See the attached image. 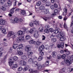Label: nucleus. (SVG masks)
Wrapping results in <instances>:
<instances>
[{"mask_svg": "<svg viewBox=\"0 0 73 73\" xmlns=\"http://www.w3.org/2000/svg\"><path fill=\"white\" fill-rule=\"evenodd\" d=\"M34 63L35 64H34V63L33 64V67H36V66H37V69H40L41 68V67L43 68L45 66V64H43L42 65L40 64H38V63L37 61H35Z\"/></svg>", "mask_w": 73, "mask_h": 73, "instance_id": "nucleus-1", "label": "nucleus"}, {"mask_svg": "<svg viewBox=\"0 0 73 73\" xmlns=\"http://www.w3.org/2000/svg\"><path fill=\"white\" fill-rule=\"evenodd\" d=\"M65 34L62 32H61L60 34H58L56 36L58 38H60V40L61 41H64L65 40V37H64Z\"/></svg>", "mask_w": 73, "mask_h": 73, "instance_id": "nucleus-2", "label": "nucleus"}, {"mask_svg": "<svg viewBox=\"0 0 73 73\" xmlns=\"http://www.w3.org/2000/svg\"><path fill=\"white\" fill-rule=\"evenodd\" d=\"M71 61L70 59H65L64 60V62L66 64V65L69 66L71 64Z\"/></svg>", "mask_w": 73, "mask_h": 73, "instance_id": "nucleus-3", "label": "nucleus"}, {"mask_svg": "<svg viewBox=\"0 0 73 73\" xmlns=\"http://www.w3.org/2000/svg\"><path fill=\"white\" fill-rule=\"evenodd\" d=\"M31 46L30 45H28V56H31L32 54H33V52L31 50Z\"/></svg>", "mask_w": 73, "mask_h": 73, "instance_id": "nucleus-4", "label": "nucleus"}, {"mask_svg": "<svg viewBox=\"0 0 73 73\" xmlns=\"http://www.w3.org/2000/svg\"><path fill=\"white\" fill-rule=\"evenodd\" d=\"M19 64L20 65L25 66V65H26V62L23 60H21L19 62Z\"/></svg>", "mask_w": 73, "mask_h": 73, "instance_id": "nucleus-5", "label": "nucleus"}, {"mask_svg": "<svg viewBox=\"0 0 73 73\" xmlns=\"http://www.w3.org/2000/svg\"><path fill=\"white\" fill-rule=\"evenodd\" d=\"M40 10H42V12H43V11H44V9H45V7L43 6H41L39 8H37L36 9V11H38V9Z\"/></svg>", "mask_w": 73, "mask_h": 73, "instance_id": "nucleus-6", "label": "nucleus"}, {"mask_svg": "<svg viewBox=\"0 0 73 73\" xmlns=\"http://www.w3.org/2000/svg\"><path fill=\"white\" fill-rule=\"evenodd\" d=\"M61 30H60V29H57V30H54V31H53V32L54 33V34H57V33H58V32H59V33H61V32H61Z\"/></svg>", "mask_w": 73, "mask_h": 73, "instance_id": "nucleus-7", "label": "nucleus"}, {"mask_svg": "<svg viewBox=\"0 0 73 73\" xmlns=\"http://www.w3.org/2000/svg\"><path fill=\"white\" fill-rule=\"evenodd\" d=\"M38 36H39V34H38V31H36L34 33V36L36 38L38 37Z\"/></svg>", "mask_w": 73, "mask_h": 73, "instance_id": "nucleus-8", "label": "nucleus"}, {"mask_svg": "<svg viewBox=\"0 0 73 73\" xmlns=\"http://www.w3.org/2000/svg\"><path fill=\"white\" fill-rule=\"evenodd\" d=\"M17 33L19 35H21V36H23V35H24L25 33L24 32H23V31L20 30Z\"/></svg>", "mask_w": 73, "mask_h": 73, "instance_id": "nucleus-9", "label": "nucleus"}, {"mask_svg": "<svg viewBox=\"0 0 73 73\" xmlns=\"http://www.w3.org/2000/svg\"><path fill=\"white\" fill-rule=\"evenodd\" d=\"M13 61H12V60L10 58L9 59V63L10 66H12V65L13 64Z\"/></svg>", "mask_w": 73, "mask_h": 73, "instance_id": "nucleus-10", "label": "nucleus"}, {"mask_svg": "<svg viewBox=\"0 0 73 73\" xmlns=\"http://www.w3.org/2000/svg\"><path fill=\"white\" fill-rule=\"evenodd\" d=\"M42 12H43L44 15H46L49 12V9H46L43 10Z\"/></svg>", "mask_w": 73, "mask_h": 73, "instance_id": "nucleus-11", "label": "nucleus"}, {"mask_svg": "<svg viewBox=\"0 0 73 73\" xmlns=\"http://www.w3.org/2000/svg\"><path fill=\"white\" fill-rule=\"evenodd\" d=\"M6 23V21H4L3 19H1L0 20V24L1 25H4Z\"/></svg>", "mask_w": 73, "mask_h": 73, "instance_id": "nucleus-12", "label": "nucleus"}, {"mask_svg": "<svg viewBox=\"0 0 73 73\" xmlns=\"http://www.w3.org/2000/svg\"><path fill=\"white\" fill-rule=\"evenodd\" d=\"M30 64H31V63H33V64H32V66H33V64H35L34 62H33V59L32 58H30L28 60Z\"/></svg>", "mask_w": 73, "mask_h": 73, "instance_id": "nucleus-13", "label": "nucleus"}, {"mask_svg": "<svg viewBox=\"0 0 73 73\" xmlns=\"http://www.w3.org/2000/svg\"><path fill=\"white\" fill-rule=\"evenodd\" d=\"M52 57L53 58H55L57 56V52H53L52 54Z\"/></svg>", "mask_w": 73, "mask_h": 73, "instance_id": "nucleus-14", "label": "nucleus"}, {"mask_svg": "<svg viewBox=\"0 0 73 73\" xmlns=\"http://www.w3.org/2000/svg\"><path fill=\"white\" fill-rule=\"evenodd\" d=\"M14 32L12 31L9 32L8 35H7L8 37L9 38L11 37L12 35H13V34H14Z\"/></svg>", "mask_w": 73, "mask_h": 73, "instance_id": "nucleus-15", "label": "nucleus"}, {"mask_svg": "<svg viewBox=\"0 0 73 73\" xmlns=\"http://www.w3.org/2000/svg\"><path fill=\"white\" fill-rule=\"evenodd\" d=\"M18 41H22L24 40V37H19L17 40Z\"/></svg>", "mask_w": 73, "mask_h": 73, "instance_id": "nucleus-16", "label": "nucleus"}, {"mask_svg": "<svg viewBox=\"0 0 73 73\" xmlns=\"http://www.w3.org/2000/svg\"><path fill=\"white\" fill-rule=\"evenodd\" d=\"M42 17L43 19V20L45 21H47V20H48V19H49V20H50V17L48 18L46 16Z\"/></svg>", "mask_w": 73, "mask_h": 73, "instance_id": "nucleus-17", "label": "nucleus"}, {"mask_svg": "<svg viewBox=\"0 0 73 73\" xmlns=\"http://www.w3.org/2000/svg\"><path fill=\"white\" fill-rule=\"evenodd\" d=\"M19 20L17 18H15L14 19V21L15 23H19Z\"/></svg>", "mask_w": 73, "mask_h": 73, "instance_id": "nucleus-18", "label": "nucleus"}, {"mask_svg": "<svg viewBox=\"0 0 73 73\" xmlns=\"http://www.w3.org/2000/svg\"><path fill=\"white\" fill-rule=\"evenodd\" d=\"M64 16H66L67 14V9H64V12L63 13Z\"/></svg>", "mask_w": 73, "mask_h": 73, "instance_id": "nucleus-19", "label": "nucleus"}, {"mask_svg": "<svg viewBox=\"0 0 73 73\" xmlns=\"http://www.w3.org/2000/svg\"><path fill=\"white\" fill-rule=\"evenodd\" d=\"M53 45V44H52V43L51 44V46H49L48 45H46L45 46V48H46V49H49V48L50 47V48H52V46Z\"/></svg>", "mask_w": 73, "mask_h": 73, "instance_id": "nucleus-20", "label": "nucleus"}, {"mask_svg": "<svg viewBox=\"0 0 73 73\" xmlns=\"http://www.w3.org/2000/svg\"><path fill=\"white\" fill-rule=\"evenodd\" d=\"M28 42L30 44H35V41H34L33 40H32L29 41Z\"/></svg>", "mask_w": 73, "mask_h": 73, "instance_id": "nucleus-21", "label": "nucleus"}, {"mask_svg": "<svg viewBox=\"0 0 73 73\" xmlns=\"http://www.w3.org/2000/svg\"><path fill=\"white\" fill-rule=\"evenodd\" d=\"M17 46H18V45L17 44H15V42H14L13 46V49H16V48H17Z\"/></svg>", "mask_w": 73, "mask_h": 73, "instance_id": "nucleus-22", "label": "nucleus"}, {"mask_svg": "<svg viewBox=\"0 0 73 73\" xmlns=\"http://www.w3.org/2000/svg\"><path fill=\"white\" fill-rule=\"evenodd\" d=\"M16 35H17V33H14V34H12V37L13 38H15L16 37Z\"/></svg>", "mask_w": 73, "mask_h": 73, "instance_id": "nucleus-23", "label": "nucleus"}, {"mask_svg": "<svg viewBox=\"0 0 73 73\" xmlns=\"http://www.w3.org/2000/svg\"><path fill=\"white\" fill-rule=\"evenodd\" d=\"M7 4L9 6H11V5H12V1H9L7 2Z\"/></svg>", "mask_w": 73, "mask_h": 73, "instance_id": "nucleus-24", "label": "nucleus"}, {"mask_svg": "<svg viewBox=\"0 0 73 73\" xmlns=\"http://www.w3.org/2000/svg\"><path fill=\"white\" fill-rule=\"evenodd\" d=\"M33 22L35 24V25H38L39 24V23H38V21H33Z\"/></svg>", "mask_w": 73, "mask_h": 73, "instance_id": "nucleus-25", "label": "nucleus"}, {"mask_svg": "<svg viewBox=\"0 0 73 73\" xmlns=\"http://www.w3.org/2000/svg\"><path fill=\"white\" fill-rule=\"evenodd\" d=\"M64 28L67 30V31H68V28L67 27V25H66V24L65 23H64Z\"/></svg>", "mask_w": 73, "mask_h": 73, "instance_id": "nucleus-26", "label": "nucleus"}, {"mask_svg": "<svg viewBox=\"0 0 73 73\" xmlns=\"http://www.w3.org/2000/svg\"><path fill=\"white\" fill-rule=\"evenodd\" d=\"M51 4V3L50 2H47L46 3V5L47 7L48 6H49V5H50Z\"/></svg>", "mask_w": 73, "mask_h": 73, "instance_id": "nucleus-27", "label": "nucleus"}, {"mask_svg": "<svg viewBox=\"0 0 73 73\" xmlns=\"http://www.w3.org/2000/svg\"><path fill=\"white\" fill-rule=\"evenodd\" d=\"M18 46L20 49H23V44H20Z\"/></svg>", "mask_w": 73, "mask_h": 73, "instance_id": "nucleus-28", "label": "nucleus"}, {"mask_svg": "<svg viewBox=\"0 0 73 73\" xmlns=\"http://www.w3.org/2000/svg\"><path fill=\"white\" fill-rule=\"evenodd\" d=\"M16 9V7L12 8V9L10 10V13L12 14L13 13H14V11H13V10H14V9Z\"/></svg>", "mask_w": 73, "mask_h": 73, "instance_id": "nucleus-29", "label": "nucleus"}, {"mask_svg": "<svg viewBox=\"0 0 73 73\" xmlns=\"http://www.w3.org/2000/svg\"><path fill=\"white\" fill-rule=\"evenodd\" d=\"M42 59H43V57L42 56H40L38 59V61H41Z\"/></svg>", "mask_w": 73, "mask_h": 73, "instance_id": "nucleus-30", "label": "nucleus"}, {"mask_svg": "<svg viewBox=\"0 0 73 73\" xmlns=\"http://www.w3.org/2000/svg\"><path fill=\"white\" fill-rule=\"evenodd\" d=\"M35 41V44H36V45H40L41 43V42L38 41Z\"/></svg>", "mask_w": 73, "mask_h": 73, "instance_id": "nucleus-31", "label": "nucleus"}, {"mask_svg": "<svg viewBox=\"0 0 73 73\" xmlns=\"http://www.w3.org/2000/svg\"><path fill=\"white\" fill-rule=\"evenodd\" d=\"M65 52H66L67 55H69L70 54V52L68 51V50L67 49H66L64 50Z\"/></svg>", "mask_w": 73, "mask_h": 73, "instance_id": "nucleus-32", "label": "nucleus"}, {"mask_svg": "<svg viewBox=\"0 0 73 73\" xmlns=\"http://www.w3.org/2000/svg\"><path fill=\"white\" fill-rule=\"evenodd\" d=\"M41 2L40 1H38L36 3V5L37 6H40V5H41Z\"/></svg>", "mask_w": 73, "mask_h": 73, "instance_id": "nucleus-33", "label": "nucleus"}, {"mask_svg": "<svg viewBox=\"0 0 73 73\" xmlns=\"http://www.w3.org/2000/svg\"><path fill=\"white\" fill-rule=\"evenodd\" d=\"M43 27H40L38 29V31L40 32H42V30H43Z\"/></svg>", "mask_w": 73, "mask_h": 73, "instance_id": "nucleus-34", "label": "nucleus"}, {"mask_svg": "<svg viewBox=\"0 0 73 73\" xmlns=\"http://www.w3.org/2000/svg\"><path fill=\"white\" fill-rule=\"evenodd\" d=\"M5 1H6V0H1L0 3L1 4H4Z\"/></svg>", "mask_w": 73, "mask_h": 73, "instance_id": "nucleus-35", "label": "nucleus"}, {"mask_svg": "<svg viewBox=\"0 0 73 73\" xmlns=\"http://www.w3.org/2000/svg\"><path fill=\"white\" fill-rule=\"evenodd\" d=\"M54 13H55L56 14L58 13V12H59V11H58V10L56 9L54 10Z\"/></svg>", "mask_w": 73, "mask_h": 73, "instance_id": "nucleus-36", "label": "nucleus"}, {"mask_svg": "<svg viewBox=\"0 0 73 73\" xmlns=\"http://www.w3.org/2000/svg\"><path fill=\"white\" fill-rule=\"evenodd\" d=\"M23 72H25L27 70H28V67L26 66L24 68L23 70Z\"/></svg>", "mask_w": 73, "mask_h": 73, "instance_id": "nucleus-37", "label": "nucleus"}, {"mask_svg": "<svg viewBox=\"0 0 73 73\" xmlns=\"http://www.w3.org/2000/svg\"><path fill=\"white\" fill-rule=\"evenodd\" d=\"M55 36V34L53 33L51 35L50 37L51 38H53Z\"/></svg>", "mask_w": 73, "mask_h": 73, "instance_id": "nucleus-38", "label": "nucleus"}, {"mask_svg": "<svg viewBox=\"0 0 73 73\" xmlns=\"http://www.w3.org/2000/svg\"><path fill=\"white\" fill-rule=\"evenodd\" d=\"M61 57L62 59H64L66 57V55L65 54H63L62 55Z\"/></svg>", "mask_w": 73, "mask_h": 73, "instance_id": "nucleus-39", "label": "nucleus"}, {"mask_svg": "<svg viewBox=\"0 0 73 73\" xmlns=\"http://www.w3.org/2000/svg\"><path fill=\"white\" fill-rule=\"evenodd\" d=\"M21 13L22 15H25V11L24 10H22L21 11Z\"/></svg>", "mask_w": 73, "mask_h": 73, "instance_id": "nucleus-40", "label": "nucleus"}, {"mask_svg": "<svg viewBox=\"0 0 73 73\" xmlns=\"http://www.w3.org/2000/svg\"><path fill=\"white\" fill-rule=\"evenodd\" d=\"M18 59V58H17L16 56H15L13 58V60L14 61H16V60H17Z\"/></svg>", "mask_w": 73, "mask_h": 73, "instance_id": "nucleus-41", "label": "nucleus"}, {"mask_svg": "<svg viewBox=\"0 0 73 73\" xmlns=\"http://www.w3.org/2000/svg\"><path fill=\"white\" fill-rule=\"evenodd\" d=\"M23 70V68L21 67H20L18 68V70L19 72H20V71H21Z\"/></svg>", "mask_w": 73, "mask_h": 73, "instance_id": "nucleus-42", "label": "nucleus"}, {"mask_svg": "<svg viewBox=\"0 0 73 73\" xmlns=\"http://www.w3.org/2000/svg\"><path fill=\"white\" fill-rule=\"evenodd\" d=\"M64 42H62L60 44V46L62 48H64Z\"/></svg>", "mask_w": 73, "mask_h": 73, "instance_id": "nucleus-43", "label": "nucleus"}, {"mask_svg": "<svg viewBox=\"0 0 73 73\" xmlns=\"http://www.w3.org/2000/svg\"><path fill=\"white\" fill-rule=\"evenodd\" d=\"M28 32H29L31 34H32V33H33V29H31L30 31H28Z\"/></svg>", "mask_w": 73, "mask_h": 73, "instance_id": "nucleus-44", "label": "nucleus"}, {"mask_svg": "<svg viewBox=\"0 0 73 73\" xmlns=\"http://www.w3.org/2000/svg\"><path fill=\"white\" fill-rule=\"evenodd\" d=\"M52 41L53 42H56V41H57V40L55 38H54L53 39H52Z\"/></svg>", "mask_w": 73, "mask_h": 73, "instance_id": "nucleus-45", "label": "nucleus"}, {"mask_svg": "<svg viewBox=\"0 0 73 73\" xmlns=\"http://www.w3.org/2000/svg\"><path fill=\"white\" fill-rule=\"evenodd\" d=\"M70 60L71 62H73V55L71 56L70 57Z\"/></svg>", "mask_w": 73, "mask_h": 73, "instance_id": "nucleus-46", "label": "nucleus"}, {"mask_svg": "<svg viewBox=\"0 0 73 73\" xmlns=\"http://www.w3.org/2000/svg\"><path fill=\"white\" fill-rule=\"evenodd\" d=\"M6 32V30H5V29H4L2 30V32L3 33H4V34Z\"/></svg>", "mask_w": 73, "mask_h": 73, "instance_id": "nucleus-47", "label": "nucleus"}, {"mask_svg": "<svg viewBox=\"0 0 73 73\" xmlns=\"http://www.w3.org/2000/svg\"><path fill=\"white\" fill-rule=\"evenodd\" d=\"M21 58H23V59H26L27 58V56L25 55H23L21 56Z\"/></svg>", "mask_w": 73, "mask_h": 73, "instance_id": "nucleus-48", "label": "nucleus"}, {"mask_svg": "<svg viewBox=\"0 0 73 73\" xmlns=\"http://www.w3.org/2000/svg\"><path fill=\"white\" fill-rule=\"evenodd\" d=\"M68 2L70 3V4H73V0H67Z\"/></svg>", "mask_w": 73, "mask_h": 73, "instance_id": "nucleus-49", "label": "nucleus"}, {"mask_svg": "<svg viewBox=\"0 0 73 73\" xmlns=\"http://www.w3.org/2000/svg\"><path fill=\"white\" fill-rule=\"evenodd\" d=\"M56 14L54 13H52L51 15V17H54V16H55Z\"/></svg>", "mask_w": 73, "mask_h": 73, "instance_id": "nucleus-50", "label": "nucleus"}, {"mask_svg": "<svg viewBox=\"0 0 73 73\" xmlns=\"http://www.w3.org/2000/svg\"><path fill=\"white\" fill-rule=\"evenodd\" d=\"M61 57V55L58 54L57 56V58H58V59H60Z\"/></svg>", "mask_w": 73, "mask_h": 73, "instance_id": "nucleus-51", "label": "nucleus"}, {"mask_svg": "<svg viewBox=\"0 0 73 73\" xmlns=\"http://www.w3.org/2000/svg\"><path fill=\"white\" fill-rule=\"evenodd\" d=\"M39 54L40 56H43L44 55V52L41 51L39 53Z\"/></svg>", "mask_w": 73, "mask_h": 73, "instance_id": "nucleus-52", "label": "nucleus"}, {"mask_svg": "<svg viewBox=\"0 0 73 73\" xmlns=\"http://www.w3.org/2000/svg\"><path fill=\"white\" fill-rule=\"evenodd\" d=\"M29 72L30 73H33L34 71H33V69H30L29 70Z\"/></svg>", "mask_w": 73, "mask_h": 73, "instance_id": "nucleus-53", "label": "nucleus"}, {"mask_svg": "<svg viewBox=\"0 0 73 73\" xmlns=\"http://www.w3.org/2000/svg\"><path fill=\"white\" fill-rule=\"evenodd\" d=\"M50 8L51 9L53 10L54 9V6L53 5H51L50 6Z\"/></svg>", "mask_w": 73, "mask_h": 73, "instance_id": "nucleus-54", "label": "nucleus"}, {"mask_svg": "<svg viewBox=\"0 0 73 73\" xmlns=\"http://www.w3.org/2000/svg\"><path fill=\"white\" fill-rule=\"evenodd\" d=\"M25 50L26 52H27L28 51V46H25Z\"/></svg>", "mask_w": 73, "mask_h": 73, "instance_id": "nucleus-55", "label": "nucleus"}, {"mask_svg": "<svg viewBox=\"0 0 73 73\" xmlns=\"http://www.w3.org/2000/svg\"><path fill=\"white\" fill-rule=\"evenodd\" d=\"M18 54H19V55H22L23 53L21 51H18Z\"/></svg>", "mask_w": 73, "mask_h": 73, "instance_id": "nucleus-56", "label": "nucleus"}, {"mask_svg": "<svg viewBox=\"0 0 73 73\" xmlns=\"http://www.w3.org/2000/svg\"><path fill=\"white\" fill-rule=\"evenodd\" d=\"M17 66H18L16 64H14V65H13V68H17Z\"/></svg>", "mask_w": 73, "mask_h": 73, "instance_id": "nucleus-57", "label": "nucleus"}, {"mask_svg": "<svg viewBox=\"0 0 73 73\" xmlns=\"http://www.w3.org/2000/svg\"><path fill=\"white\" fill-rule=\"evenodd\" d=\"M1 9L3 11H5V8L3 6H2V7L1 8Z\"/></svg>", "mask_w": 73, "mask_h": 73, "instance_id": "nucleus-58", "label": "nucleus"}, {"mask_svg": "<svg viewBox=\"0 0 73 73\" xmlns=\"http://www.w3.org/2000/svg\"><path fill=\"white\" fill-rule=\"evenodd\" d=\"M54 6L55 8H57L58 7V5L56 3H55L54 4Z\"/></svg>", "mask_w": 73, "mask_h": 73, "instance_id": "nucleus-59", "label": "nucleus"}, {"mask_svg": "<svg viewBox=\"0 0 73 73\" xmlns=\"http://www.w3.org/2000/svg\"><path fill=\"white\" fill-rule=\"evenodd\" d=\"M49 31L50 32H53V29L52 28H51L49 29Z\"/></svg>", "mask_w": 73, "mask_h": 73, "instance_id": "nucleus-60", "label": "nucleus"}, {"mask_svg": "<svg viewBox=\"0 0 73 73\" xmlns=\"http://www.w3.org/2000/svg\"><path fill=\"white\" fill-rule=\"evenodd\" d=\"M49 26L48 25H46L45 26V28H46V29H48V28H49Z\"/></svg>", "mask_w": 73, "mask_h": 73, "instance_id": "nucleus-61", "label": "nucleus"}, {"mask_svg": "<svg viewBox=\"0 0 73 73\" xmlns=\"http://www.w3.org/2000/svg\"><path fill=\"white\" fill-rule=\"evenodd\" d=\"M44 32L46 33H49V30L47 29H45L44 30Z\"/></svg>", "mask_w": 73, "mask_h": 73, "instance_id": "nucleus-62", "label": "nucleus"}, {"mask_svg": "<svg viewBox=\"0 0 73 73\" xmlns=\"http://www.w3.org/2000/svg\"><path fill=\"white\" fill-rule=\"evenodd\" d=\"M30 26L31 27H33V23H32L30 22Z\"/></svg>", "mask_w": 73, "mask_h": 73, "instance_id": "nucleus-63", "label": "nucleus"}, {"mask_svg": "<svg viewBox=\"0 0 73 73\" xmlns=\"http://www.w3.org/2000/svg\"><path fill=\"white\" fill-rule=\"evenodd\" d=\"M49 61H46V65H49Z\"/></svg>", "mask_w": 73, "mask_h": 73, "instance_id": "nucleus-64", "label": "nucleus"}]
</instances>
